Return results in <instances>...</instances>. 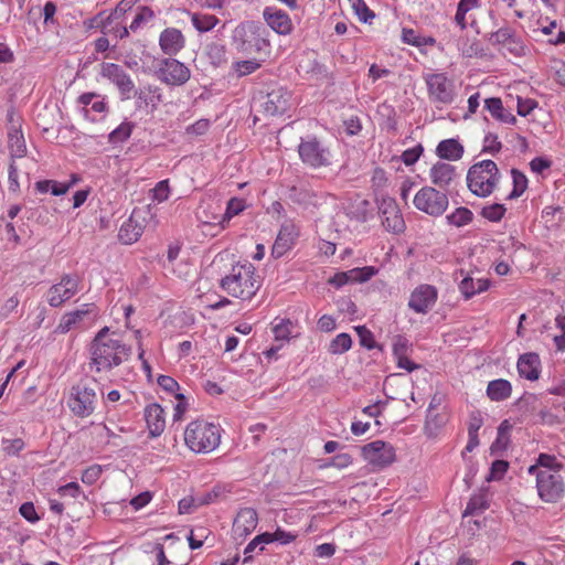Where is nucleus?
<instances>
[{
  "instance_id": "nucleus-1",
  "label": "nucleus",
  "mask_w": 565,
  "mask_h": 565,
  "mask_svg": "<svg viewBox=\"0 0 565 565\" xmlns=\"http://www.w3.org/2000/svg\"><path fill=\"white\" fill-rule=\"evenodd\" d=\"M564 465L550 454H540L536 462L529 467L527 472L535 476L536 489L541 500L556 503L565 495V483L561 476Z\"/></svg>"
},
{
  "instance_id": "nucleus-2",
  "label": "nucleus",
  "mask_w": 565,
  "mask_h": 565,
  "mask_svg": "<svg viewBox=\"0 0 565 565\" xmlns=\"http://www.w3.org/2000/svg\"><path fill=\"white\" fill-rule=\"evenodd\" d=\"M262 278L249 264H235L220 281V287L230 296L241 300H250L262 286Z\"/></svg>"
},
{
  "instance_id": "nucleus-3",
  "label": "nucleus",
  "mask_w": 565,
  "mask_h": 565,
  "mask_svg": "<svg viewBox=\"0 0 565 565\" xmlns=\"http://www.w3.org/2000/svg\"><path fill=\"white\" fill-rule=\"evenodd\" d=\"M231 45L244 56L267 54L270 47L266 29L254 21H244L233 30Z\"/></svg>"
},
{
  "instance_id": "nucleus-4",
  "label": "nucleus",
  "mask_w": 565,
  "mask_h": 565,
  "mask_svg": "<svg viewBox=\"0 0 565 565\" xmlns=\"http://www.w3.org/2000/svg\"><path fill=\"white\" fill-rule=\"evenodd\" d=\"M89 366L97 373L108 372L127 361L131 354V348L120 340H93L88 348Z\"/></svg>"
},
{
  "instance_id": "nucleus-5",
  "label": "nucleus",
  "mask_w": 565,
  "mask_h": 565,
  "mask_svg": "<svg viewBox=\"0 0 565 565\" xmlns=\"http://www.w3.org/2000/svg\"><path fill=\"white\" fill-rule=\"evenodd\" d=\"M184 441L190 450L196 454H209L221 443V429L217 425L205 420H194L184 430Z\"/></svg>"
},
{
  "instance_id": "nucleus-6",
  "label": "nucleus",
  "mask_w": 565,
  "mask_h": 565,
  "mask_svg": "<svg viewBox=\"0 0 565 565\" xmlns=\"http://www.w3.org/2000/svg\"><path fill=\"white\" fill-rule=\"evenodd\" d=\"M96 383L89 385L82 381L70 388L66 404L75 416L81 418L90 416L96 408Z\"/></svg>"
},
{
  "instance_id": "nucleus-7",
  "label": "nucleus",
  "mask_w": 565,
  "mask_h": 565,
  "mask_svg": "<svg viewBox=\"0 0 565 565\" xmlns=\"http://www.w3.org/2000/svg\"><path fill=\"white\" fill-rule=\"evenodd\" d=\"M298 154L301 162L311 169L326 168L332 162L331 150L316 136L301 138Z\"/></svg>"
},
{
  "instance_id": "nucleus-8",
  "label": "nucleus",
  "mask_w": 565,
  "mask_h": 565,
  "mask_svg": "<svg viewBox=\"0 0 565 565\" xmlns=\"http://www.w3.org/2000/svg\"><path fill=\"white\" fill-rule=\"evenodd\" d=\"M494 162L482 160L475 163L467 173L469 190L481 198L488 196L494 189Z\"/></svg>"
},
{
  "instance_id": "nucleus-9",
  "label": "nucleus",
  "mask_w": 565,
  "mask_h": 565,
  "mask_svg": "<svg viewBox=\"0 0 565 565\" xmlns=\"http://www.w3.org/2000/svg\"><path fill=\"white\" fill-rule=\"evenodd\" d=\"M415 207L430 216H440L447 210L448 194L434 186L422 188L414 196Z\"/></svg>"
},
{
  "instance_id": "nucleus-10",
  "label": "nucleus",
  "mask_w": 565,
  "mask_h": 565,
  "mask_svg": "<svg viewBox=\"0 0 565 565\" xmlns=\"http://www.w3.org/2000/svg\"><path fill=\"white\" fill-rule=\"evenodd\" d=\"M99 311L95 303H84L81 308L62 316L57 326L60 333H67L74 328H88L98 318Z\"/></svg>"
},
{
  "instance_id": "nucleus-11",
  "label": "nucleus",
  "mask_w": 565,
  "mask_h": 565,
  "mask_svg": "<svg viewBox=\"0 0 565 565\" xmlns=\"http://www.w3.org/2000/svg\"><path fill=\"white\" fill-rule=\"evenodd\" d=\"M364 460L374 469H382L395 460L394 447L383 440H374L361 448Z\"/></svg>"
},
{
  "instance_id": "nucleus-12",
  "label": "nucleus",
  "mask_w": 565,
  "mask_h": 565,
  "mask_svg": "<svg viewBox=\"0 0 565 565\" xmlns=\"http://www.w3.org/2000/svg\"><path fill=\"white\" fill-rule=\"evenodd\" d=\"M429 99L435 104L449 105L456 97L455 85L443 73L430 74L426 77Z\"/></svg>"
},
{
  "instance_id": "nucleus-13",
  "label": "nucleus",
  "mask_w": 565,
  "mask_h": 565,
  "mask_svg": "<svg viewBox=\"0 0 565 565\" xmlns=\"http://www.w3.org/2000/svg\"><path fill=\"white\" fill-rule=\"evenodd\" d=\"M431 183L440 191L450 194L460 183V174L455 166L438 161L429 170Z\"/></svg>"
},
{
  "instance_id": "nucleus-14",
  "label": "nucleus",
  "mask_w": 565,
  "mask_h": 565,
  "mask_svg": "<svg viewBox=\"0 0 565 565\" xmlns=\"http://www.w3.org/2000/svg\"><path fill=\"white\" fill-rule=\"evenodd\" d=\"M79 291V278L76 275H64L57 284L51 286L46 292V300L51 307H61Z\"/></svg>"
},
{
  "instance_id": "nucleus-15",
  "label": "nucleus",
  "mask_w": 565,
  "mask_h": 565,
  "mask_svg": "<svg viewBox=\"0 0 565 565\" xmlns=\"http://www.w3.org/2000/svg\"><path fill=\"white\" fill-rule=\"evenodd\" d=\"M497 44L498 50L509 58L522 57L530 52L523 38L509 28L497 31Z\"/></svg>"
},
{
  "instance_id": "nucleus-16",
  "label": "nucleus",
  "mask_w": 565,
  "mask_h": 565,
  "mask_svg": "<svg viewBox=\"0 0 565 565\" xmlns=\"http://www.w3.org/2000/svg\"><path fill=\"white\" fill-rule=\"evenodd\" d=\"M100 75L110 81L118 89L121 100L130 99L135 90V83L130 75L118 64L103 63Z\"/></svg>"
},
{
  "instance_id": "nucleus-17",
  "label": "nucleus",
  "mask_w": 565,
  "mask_h": 565,
  "mask_svg": "<svg viewBox=\"0 0 565 565\" xmlns=\"http://www.w3.org/2000/svg\"><path fill=\"white\" fill-rule=\"evenodd\" d=\"M156 75L162 83L181 86L190 79L191 72L178 60L163 58L156 71Z\"/></svg>"
},
{
  "instance_id": "nucleus-18",
  "label": "nucleus",
  "mask_w": 565,
  "mask_h": 565,
  "mask_svg": "<svg viewBox=\"0 0 565 565\" xmlns=\"http://www.w3.org/2000/svg\"><path fill=\"white\" fill-rule=\"evenodd\" d=\"M377 206L383 226L390 232L402 233L405 228V222L395 199L383 195L377 201Z\"/></svg>"
},
{
  "instance_id": "nucleus-19",
  "label": "nucleus",
  "mask_w": 565,
  "mask_h": 565,
  "mask_svg": "<svg viewBox=\"0 0 565 565\" xmlns=\"http://www.w3.org/2000/svg\"><path fill=\"white\" fill-rule=\"evenodd\" d=\"M437 299V288L433 285L422 284L412 291L408 308L416 313L426 315L433 309Z\"/></svg>"
},
{
  "instance_id": "nucleus-20",
  "label": "nucleus",
  "mask_w": 565,
  "mask_h": 565,
  "mask_svg": "<svg viewBox=\"0 0 565 565\" xmlns=\"http://www.w3.org/2000/svg\"><path fill=\"white\" fill-rule=\"evenodd\" d=\"M290 100L291 95L286 88L276 87L267 93L262 106L268 116H277L289 109Z\"/></svg>"
},
{
  "instance_id": "nucleus-21",
  "label": "nucleus",
  "mask_w": 565,
  "mask_h": 565,
  "mask_svg": "<svg viewBox=\"0 0 565 565\" xmlns=\"http://www.w3.org/2000/svg\"><path fill=\"white\" fill-rule=\"evenodd\" d=\"M263 18L267 25L279 35H289L294 30L289 14L276 7H266L263 10Z\"/></svg>"
},
{
  "instance_id": "nucleus-22",
  "label": "nucleus",
  "mask_w": 565,
  "mask_h": 565,
  "mask_svg": "<svg viewBox=\"0 0 565 565\" xmlns=\"http://www.w3.org/2000/svg\"><path fill=\"white\" fill-rule=\"evenodd\" d=\"M258 514L253 508H243L238 511L233 523V535L236 541L245 540L257 526Z\"/></svg>"
},
{
  "instance_id": "nucleus-23",
  "label": "nucleus",
  "mask_w": 565,
  "mask_h": 565,
  "mask_svg": "<svg viewBox=\"0 0 565 565\" xmlns=\"http://www.w3.org/2000/svg\"><path fill=\"white\" fill-rule=\"evenodd\" d=\"M298 234L299 233L295 224H282L273 245L271 255L275 258L284 256L295 245Z\"/></svg>"
},
{
  "instance_id": "nucleus-24",
  "label": "nucleus",
  "mask_w": 565,
  "mask_h": 565,
  "mask_svg": "<svg viewBox=\"0 0 565 565\" xmlns=\"http://www.w3.org/2000/svg\"><path fill=\"white\" fill-rule=\"evenodd\" d=\"M159 45L164 54L172 56L184 47L185 39L180 30L167 28L160 34Z\"/></svg>"
},
{
  "instance_id": "nucleus-25",
  "label": "nucleus",
  "mask_w": 565,
  "mask_h": 565,
  "mask_svg": "<svg viewBox=\"0 0 565 565\" xmlns=\"http://www.w3.org/2000/svg\"><path fill=\"white\" fill-rule=\"evenodd\" d=\"M145 419L150 436L158 437L163 433L166 427L164 411L159 404L152 403L145 408Z\"/></svg>"
},
{
  "instance_id": "nucleus-26",
  "label": "nucleus",
  "mask_w": 565,
  "mask_h": 565,
  "mask_svg": "<svg viewBox=\"0 0 565 565\" xmlns=\"http://www.w3.org/2000/svg\"><path fill=\"white\" fill-rule=\"evenodd\" d=\"M8 119L12 124V127L8 132V146L11 160H14V158H23L26 153V145L22 131L14 125L13 111L8 114Z\"/></svg>"
},
{
  "instance_id": "nucleus-27",
  "label": "nucleus",
  "mask_w": 565,
  "mask_h": 565,
  "mask_svg": "<svg viewBox=\"0 0 565 565\" xmlns=\"http://www.w3.org/2000/svg\"><path fill=\"white\" fill-rule=\"evenodd\" d=\"M518 371L520 376L536 381L541 373V360L536 353H525L518 361Z\"/></svg>"
},
{
  "instance_id": "nucleus-28",
  "label": "nucleus",
  "mask_w": 565,
  "mask_h": 565,
  "mask_svg": "<svg viewBox=\"0 0 565 565\" xmlns=\"http://www.w3.org/2000/svg\"><path fill=\"white\" fill-rule=\"evenodd\" d=\"M491 492L489 489H482L479 493L473 494L462 513L463 518L477 516L487 510L491 503Z\"/></svg>"
},
{
  "instance_id": "nucleus-29",
  "label": "nucleus",
  "mask_w": 565,
  "mask_h": 565,
  "mask_svg": "<svg viewBox=\"0 0 565 565\" xmlns=\"http://www.w3.org/2000/svg\"><path fill=\"white\" fill-rule=\"evenodd\" d=\"M143 232V226L136 218V213L134 212L131 216L122 223L119 228L118 237L124 244H132L138 241Z\"/></svg>"
},
{
  "instance_id": "nucleus-30",
  "label": "nucleus",
  "mask_w": 565,
  "mask_h": 565,
  "mask_svg": "<svg viewBox=\"0 0 565 565\" xmlns=\"http://www.w3.org/2000/svg\"><path fill=\"white\" fill-rule=\"evenodd\" d=\"M436 153L440 159L457 161L462 158L463 146L457 139H445L438 143Z\"/></svg>"
},
{
  "instance_id": "nucleus-31",
  "label": "nucleus",
  "mask_w": 565,
  "mask_h": 565,
  "mask_svg": "<svg viewBox=\"0 0 565 565\" xmlns=\"http://www.w3.org/2000/svg\"><path fill=\"white\" fill-rule=\"evenodd\" d=\"M288 199L305 209L316 206L318 204V195L310 189L305 186H292L289 190Z\"/></svg>"
},
{
  "instance_id": "nucleus-32",
  "label": "nucleus",
  "mask_w": 565,
  "mask_h": 565,
  "mask_svg": "<svg viewBox=\"0 0 565 565\" xmlns=\"http://www.w3.org/2000/svg\"><path fill=\"white\" fill-rule=\"evenodd\" d=\"M132 94L146 106H151L152 109H156L162 103L161 89L158 86L147 85L139 89L135 88Z\"/></svg>"
},
{
  "instance_id": "nucleus-33",
  "label": "nucleus",
  "mask_w": 565,
  "mask_h": 565,
  "mask_svg": "<svg viewBox=\"0 0 565 565\" xmlns=\"http://www.w3.org/2000/svg\"><path fill=\"white\" fill-rule=\"evenodd\" d=\"M191 22L194 29L200 33L211 31L220 22L218 18L213 14L193 12L190 13Z\"/></svg>"
},
{
  "instance_id": "nucleus-34",
  "label": "nucleus",
  "mask_w": 565,
  "mask_h": 565,
  "mask_svg": "<svg viewBox=\"0 0 565 565\" xmlns=\"http://www.w3.org/2000/svg\"><path fill=\"white\" fill-rule=\"evenodd\" d=\"M479 7V0H460L457 6V12L455 15V22L460 26L461 30L466 29L468 21L467 14L472 9Z\"/></svg>"
},
{
  "instance_id": "nucleus-35",
  "label": "nucleus",
  "mask_w": 565,
  "mask_h": 565,
  "mask_svg": "<svg viewBox=\"0 0 565 565\" xmlns=\"http://www.w3.org/2000/svg\"><path fill=\"white\" fill-rule=\"evenodd\" d=\"M352 338L349 333L342 332L331 340L328 352L331 354H343L351 349Z\"/></svg>"
},
{
  "instance_id": "nucleus-36",
  "label": "nucleus",
  "mask_w": 565,
  "mask_h": 565,
  "mask_svg": "<svg viewBox=\"0 0 565 565\" xmlns=\"http://www.w3.org/2000/svg\"><path fill=\"white\" fill-rule=\"evenodd\" d=\"M248 60L236 61L232 64V70L235 72L237 77L247 76L256 72L262 64L255 58V56H249Z\"/></svg>"
},
{
  "instance_id": "nucleus-37",
  "label": "nucleus",
  "mask_w": 565,
  "mask_h": 565,
  "mask_svg": "<svg viewBox=\"0 0 565 565\" xmlns=\"http://www.w3.org/2000/svg\"><path fill=\"white\" fill-rule=\"evenodd\" d=\"M110 25L111 24L109 22V18H107L106 15V11H100L96 15L83 21V29L86 32H89L95 29L100 30V32H103V30L109 31L107 26Z\"/></svg>"
},
{
  "instance_id": "nucleus-38",
  "label": "nucleus",
  "mask_w": 565,
  "mask_h": 565,
  "mask_svg": "<svg viewBox=\"0 0 565 565\" xmlns=\"http://www.w3.org/2000/svg\"><path fill=\"white\" fill-rule=\"evenodd\" d=\"M132 128H134V125L131 122H128V121L121 122L116 129H114L109 134V136H108L109 142L114 143V145L122 143L130 137V135L132 132Z\"/></svg>"
},
{
  "instance_id": "nucleus-39",
  "label": "nucleus",
  "mask_w": 565,
  "mask_h": 565,
  "mask_svg": "<svg viewBox=\"0 0 565 565\" xmlns=\"http://www.w3.org/2000/svg\"><path fill=\"white\" fill-rule=\"evenodd\" d=\"M512 427L513 425L508 419H504L500 424L497 431V454L508 448L510 444V430Z\"/></svg>"
},
{
  "instance_id": "nucleus-40",
  "label": "nucleus",
  "mask_w": 565,
  "mask_h": 565,
  "mask_svg": "<svg viewBox=\"0 0 565 565\" xmlns=\"http://www.w3.org/2000/svg\"><path fill=\"white\" fill-rule=\"evenodd\" d=\"M402 40L406 44H411L414 46H422L426 44H433L435 42L431 38H425L417 34V32L413 29L404 28L402 30Z\"/></svg>"
},
{
  "instance_id": "nucleus-41",
  "label": "nucleus",
  "mask_w": 565,
  "mask_h": 565,
  "mask_svg": "<svg viewBox=\"0 0 565 565\" xmlns=\"http://www.w3.org/2000/svg\"><path fill=\"white\" fill-rule=\"evenodd\" d=\"M448 222L455 226H463L472 221V212L467 207H458L447 216Z\"/></svg>"
},
{
  "instance_id": "nucleus-42",
  "label": "nucleus",
  "mask_w": 565,
  "mask_h": 565,
  "mask_svg": "<svg viewBox=\"0 0 565 565\" xmlns=\"http://www.w3.org/2000/svg\"><path fill=\"white\" fill-rule=\"evenodd\" d=\"M359 274L360 273L354 269L337 273L335 275L329 278L328 282L335 288H340L347 285L348 282H355V279H359Z\"/></svg>"
},
{
  "instance_id": "nucleus-43",
  "label": "nucleus",
  "mask_w": 565,
  "mask_h": 565,
  "mask_svg": "<svg viewBox=\"0 0 565 565\" xmlns=\"http://www.w3.org/2000/svg\"><path fill=\"white\" fill-rule=\"evenodd\" d=\"M487 288L486 282L478 280L477 287L473 282L472 278H463L459 285V289L461 294L468 299L472 297L473 295L481 292Z\"/></svg>"
},
{
  "instance_id": "nucleus-44",
  "label": "nucleus",
  "mask_w": 565,
  "mask_h": 565,
  "mask_svg": "<svg viewBox=\"0 0 565 565\" xmlns=\"http://www.w3.org/2000/svg\"><path fill=\"white\" fill-rule=\"evenodd\" d=\"M511 173L513 179V190L508 194V198H518L526 190L527 179L523 173L516 170H512Z\"/></svg>"
},
{
  "instance_id": "nucleus-45",
  "label": "nucleus",
  "mask_w": 565,
  "mask_h": 565,
  "mask_svg": "<svg viewBox=\"0 0 565 565\" xmlns=\"http://www.w3.org/2000/svg\"><path fill=\"white\" fill-rule=\"evenodd\" d=\"M153 18V11L148 7H142L136 13L134 20L128 26L129 31L136 32L143 23L150 21Z\"/></svg>"
},
{
  "instance_id": "nucleus-46",
  "label": "nucleus",
  "mask_w": 565,
  "mask_h": 565,
  "mask_svg": "<svg viewBox=\"0 0 565 565\" xmlns=\"http://www.w3.org/2000/svg\"><path fill=\"white\" fill-rule=\"evenodd\" d=\"M245 207H246V205H245L244 200L238 199V198H232L227 202L226 211L223 215L222 222L228 221L232 217H234L235 215H238L242 211L245 210Z\"/></svg>"
},
{
  "instance_id": "nucleus-47",
  "label": "nucleus",
  "mask_w": 565,
  "mask_h": 565,
  "mask_svg": "<svg viewBox=\"0 0 565 565\" xmlns=\"http://www.w3.org/2000/svg\"><path fill=\"white\" fill-rule=\"evenodd\" d=\"M352 8L359 19L364 23H370L375 18V13L369 9L364 0H356L352 3Z\"/></svg>"
},
{
  "instance_id": "nucleus-48",
  "label": "nucleus",
  "mask_w": 565,
  "mask_h": 565,
  "mask_svg": "<svg viewBox=\"0 0 565 565\" xmlns=\"http://www.w3.org/2000/svg\"><path fill=\"white\" fill-rule=\"evenodd\" d=\"M207 55L214 65H221L226 62V49L222 44L213 43L209 45Z\"/></svg>"
},
{
  "instance_id": "nucleus-49",
  "label": "nucleus",
  "mask_w": 565,
  "mask_h": 565,
  "mask_svg": "<svg viewBox=\"0 0 565 565\" xmlns=\"http://www.w3.org/2000/svg\"><path fill=\"white\" fill-rule=\"evenodd\" d=\"M354 329L359 335L360 344L363 348L372 350L376 347L373 333L365 326H358Z\"/></svg>"
},
{
  "instance_id": "nucleus-50",
  "label": "nucleus",
  "mask_w": 565,
  "mask_h": 565,
  "mask_svg": "<svg viewBox=\"0 0 565 565\" xmlns=\"http://www.w3.org/2000/svg\"><path fill=\"white\" fill-rule=\"evenodd\" d=\"M291 322L289 320H280L273 327V333L276 340L286 341L290 335Z\"/></svg>"
},
{
  "instance_id": "nucleus-51",
  "label": "nucleus",
  "mask_w": 565,
  "mask_h": 565,
  "mask_svg": "<svg viewBox=\"0 0 565 565\" xmlns=\"http://www.w3.org/2000/svg\"><path fill=\"white\" fill-rule=\"evenodd\" d=\"M423 147L422 145H417L413 148H409V149H406L403 153H402V161L406 164V166H413L415 162L418 161L419 157L422 156L423 153Z\"/></svg>"
},
{
  "instance_id": "nucleus-52",
  "label": "nucleus",
  "mask_w": 565,
  "mask_h": 565,
  "mask_svg": "<svg viewBox=\"0 0 565 565\" xmlns=\"http://www.w3.org/2000/svg\"><path fill=\"white\" fill-rule=\"evenodd\" d=\"M109 31L103 30L104 35L114 34L118 39H125L129 35V29L120 20L114 22L110 26H107Z\"/></svg>"
},
{
  "instance_id": "nucleus-53",
  "label": "nucleus",
  "mask_w": 565,
  "mask_h": 565,
  "mask_svg": "<svg viewBox=\"0 0 565 565\" xmlns=\"http://www.w3.org/2000/svg\"><path fill=\"white\" fill-rule=\"evenodd\" d=\"M409 342L404 335H396L393 340V354L401 358L407 354Z\"/></svg>"
},
{
  "instance_id": "nucleus-54",
  "label": "nucleus",
  "mask_w": 565,
  "mask_h": 565,
  "mask_svg": "<svg viewBox=\"0 0 565 565\" xmlns=\"http://www.w3.org/2000/svg\"><path fill=\"white\" fill-rule=\"evenodd\" d=\"M130 4H131L130 0H122L121 2L118 3V6L114 10H111L110 12L106 11V15H107V18H109L110 24H113L117 20H120L122 18V15L125 14V12L128 9H130Z\"/></svg>"
},
{
  "instance_id": "nucleus-55",
  "label": "nucleus",
  "mask_w": 565,
  "mask_h": 565,
  "mask_svg": "<svg viewBox=\"0 0 565 565\" xmlns=\"http://www.w3.org/2000/svg\"><path fill=\"white\" fill-rule=\"evenodd\" d=\"M8 188L11 192H17L20 189L19 172L14 160H11L8 169Z\"/></svg>"
},
{
  "instance_id": "nucleus-56",
  "label": "nucleus",
  "mask_w": 565,
  "mask_h": 565,
  "mask_svg": "<svg viewBox=\"0 0 565 565\" xmlns=\"http://www.w3.org/2000/svg\"><path fill=\"white\" fill-rule=\"evenodd\" d=\"M169 194H170L169 181L162 180V181L158 182L153 189V199L158 202H164L169 199Z\"/></svg>"
},
{
  "instance_id": "nucleus-57",
  "label": "nucleus",
  "mask_w": 565,
  "mask_h": 565,
  "mask_svg": "<svg viewBox=\"0 0 565 565\" xmlns=\"http://www.w3.org/2000/svg\"><path fill=\"white\" fill-rule=\"evenodd\" d=\"M102 475V468L98 465H94L84 470L82 475V481L86 484L95 483Z\"/></svg>"
},
{
  "instance_id": "nucleus-58",
  "label": "nucleus",
  "mask_w": 565,
  "mask_h": 565,
  "mask_svg": "<svg viewBox=\"0 0 565 565\" xmlns=\"http://www.w3.org/2000/svg\"><path fill=\"white\" fill-rule=\"evenodd\" d=\"M20 514L29 522L35 523L40 520L32 502H24L19 509Z\"/></svg>"
},
{
  "instance_id": "nucleus-59",
  "label": "nucleus",
  "mask_w": 565,
  "mask_h": 565,
  "mask_svg": "<svg viewBox=\"0 0 565 565\" xmlns=\"http://www.w3.org/2000/svg\"><path fill=\"white\" fill-rule=\"evenodd\" d=\"M24 441L21 438L3 441V450L10 456L18 455L24 448Z\"/></svg>"
},
{
  "instance_id": "nucleus-60",
  "label": "nucleus",
  "mask_w": 565,
  "mask_h": 565,
  "mask_svg": "<svg viewBox=\"0 0 565 565\" xmlns=\"http://www.w3.org/2000/svg\"><path fill=\"white\" fill-rule=\"evenodd\" d=\"M200 508L196 497H185L179 501V513H192L195 509Z\"/></svg>"
},
{
  "instance_id": "nucleus-61",
  "label": "nucleus",
  "mask_w": 565,
  "mask_h": 565,
  "mask_svg": "<svg viewBox=\"0 0 565 565\" xmlns=\"http://www.w3.org/2000/svg\"><path fill=\"white\" fill-rule=\"evenodd\" d=\"M77 178L73 177L71 182L60 183L57 181L52 180L51 193L55 196L63 195L68 192V190L76 183Z\"/></svg>"
},
{
  "instance_id": "nucleus-62",
  "label": "nucleus",
  "mask_w": 565,
  "mask_h": 565,
  "mask_svg": "<svg viewBox=\"0 0 565 565\" xmlns=\"http://www.w3.org/2000/svg\"><path fill=\"white\" fill-rule=\"evenodd\" d=\"M158 384L159 386L169 393H174L179 390V383L169 375H160L158 377Z\"/></svg>"
},
{
  "instance_id": "nucleus-63",
  "label": "nucleus",
  "mask_w": 565,
  "mask_h": 565,
  "mask_svg": "<svg viewBox=\"0 0 565 565\" xmlns=\"http://www.w3.org/2000/svg\"><path fill=\"white\" fill-rule=\"evenodd\" d=\"M537 106V103L533 99H522L520 97H518V102H516V109H518V114L520 116H526L529 115L535 107Z\"/></svg>"
},
{
  "instance_id": "nucleus-64",
  "label": "nucleus",
  "mask_w": 565,
  "mask_h": 565,
  "mask_svg": "<svg viewBox=\"0 0 565 565\" xmlns=\"http://www.w3.org/2000/svg\"><path fill=\"white\" fill-rule=\"evenodd\" d=\"M352 457L349 454H338L330 459L329 466L335 467L338 469H344L352 463Z\"/></svg>"
}]
</instances>
